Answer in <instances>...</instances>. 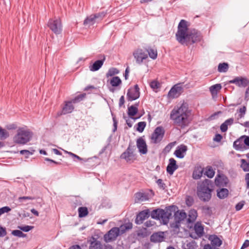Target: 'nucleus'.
I'll list each match as a JSON object with an SVG mask.
<instances>
[{"label":"nucleus","instance_id":"1","mask_svg":"<svg viewBox=\"0 0 249 249\" xmlns=\"http://www.w3.org/2000/svg\"><path fill=\"white\" fill-rule=\"evenodd\" d=\"M176 36L180 44L186 45L199 42L202 39L200 32L196 29L189 30L187 27V22L184 19L179 23Z\"/></svg>","mask_w":249,"mask_h":249},{"label":"nucleus","instance_id":"2","mask_svg":"<svg viewBox=\"0 0 249 249\" xmlns=\"http://www.w3.org/2000/svg\"><path fill=\"white\" fill-rule=\"evenodd\" d=\"M190 111L188 109V105L183 103L174 107L171 111L170 119L173 121L174 125L184 128L190 123Z\"/></svg>","mask_w":249,"mask_h":249},{"label":"nucleus","instance_id":"3","mask_svg":"<svg viewBox=\"0 0 249 249\" xmlns=\"http://www.w3.org/2000/svg\"><path fill=\"white\" fill-rule=\"evenodd\" d=\"M176 209L178 208L174 205L166 207L164 210L156 209L151 212V216L153 219L159 220L164 225H166Z\"/></svg>","mask_w":249,"mask_h":249},{"label":"nucleus","instance_id":"4","mask_svg":"<svg viewBox=\"0 0 249 249\" xmlns=\"http://www.w3.org/2000/svg\"><path fill=\"white\" fill-rule=\"evenodd\" d=\"M213 187V182L208 179L199 183L197 187V195L199 198L204 202L209 201L212 197Z\"/></svg>","mask_w":249,"mask_h":249},{"label":"nucleus","instance_id":"5","mask_svg":"<svg viewBox=\"0 0 249 249\" xmlns=\"http://www.w3.org/2000/svg\"><path fill=\"white\" fill-rule=\"evenodd\" d=\"M32 136V132L29 130L19 128L17 131V134L14 137L13 141L16 143L25 144L31 140Z\"/></svg>","mask_w":249,"mask_h":249},{"label":"nucleus","instance_id":"6","mask_svg":"<svg viewBox=\"0 0 249 249\" xmlns=\"http://www.w3.org/2000/svg\"><path fill=\"white\" fill-rule=\"evenodd\" d=\"M48 27L55 34H60L62 31V24L60 18L50 19L47 23Z\"/></svg>","mask_w":249,"mask_h":249},{"label":"nucleus","instance_id":"7","mask_svg":"<svg viewBox=\"0 0 249 249\" xmlns=\"http://www.w3.org/2000/svg\"><path fill=\"white\" fill-rule=\"evenodd\" d=\"M135 146L129 144L125 151L123 153L120 158L125 160L127 162H133L135 159V154L134 153Z\"/></svg>","mask_w":249,"mask_h":249},{"label":"nucleus","instance_id":"8","mask_svg":"<svg viewBox=\"0 0 249 249\" xmlns=\"http://www.w3.org/2000/svg\"><path fill=\"white\" fill-rule=\"evenodd\" d=\"M140 89L138 85L130 87L127 90L126 94L127 99L128 101L135 100L140 97Z\"/></svg>","mask_w":249,"mask_h":249},{"label":"nucleus","instance_id":"9","mask_svg":"<svg viewBox=\"0 0 249 249\" xmlns=\"http://www.w3.org/2000/svg\"><path fill=\"white\" fill-rule=\"evenodd\" d=\"M165 130L162 126H158L155 128L151 135V139L154 143L160 142L163 139Z\"/></svg>","mask_w":249,"mask_h":249},{"label":"nucleus","instance_id":"10","mask_svg":"<svg viewBox=\"0 0 249 249\" xmlns=\"http://www.w3.org/2000/svg\"><path fill=\"white\" fill-rule=\"evenodd\" d=\"M119 235L117 227H113L104 235V240L106 243L111 242L116 240Z\"/></svg>","mask_w":249,"mask_h":249},{"label":"nucleus","instance_id":"11","mask_svg":"<svg viewBox=\"0 0 249 249\" xmlns=\"http://www.w3.org/2000/svg\"><path fill=\"white\" fill-rule=\"evenodd\" d=\"M106 15V12H102L94 15H91L85 19L84 21V25L85 26L89 27L95 23L96 19L99 18L101 19L103 18Z\"/></svg>","mask_w":249,"mask_h":249},{"label":"nucleus","instance_id":"12","mask_svg":"<svg viewBox=\"0 0 249 249\" xmlns=\"http://www.w3.org/2000/svg\"><path fill=\"white\" fill-rule=\"evenodd\" d=\"M133 54L136 63L139 65L142 64L143 61L148 58L147 53L141 49L135 50Z\"/></svg>","mask_w":249,"mask_h":249},{"label":"nucleus","instance_id":"13","mask_svg":"<svg viewBox=\"0 0 249 249\" xmlns=\"http://www.w3.org/2000/svg\"><path fill=\"white\" fill-rule=\"evenodd\" d=\"M174 213V220L175 221V226L178 228L180 222L184 220L187 217V214L184 210L175 211Z\"/></svg>","mask_w":249,"mask_h":249},{"label":"nucleus","instance_id":"14","mask_svg":"<svg viewBox=\"0 0 249 249\" xmlns=\"http://www.w3.org/2000/svg\"><path fill=\"white\" fill-rule=\"evenodd\" d=\"M92 241H90L89 249H111L110 245H106L97 240L94 237H92Z\"/></svg>","mask_w":249,"mask_h":249},{"label":"nucleus","instance_id":"15","mask_svg":"<svg viewBox=\"0 0 249 249\" xmlns=\"http://www.w3.org/2000/svg\"><path fill=\"white\" fill-rule=\"evenodd\" d=\"M208 239L211 242L209 246L211 249H219V247L222 245V241L217 235H210Z\"/></svg>","mask_w":249,"mask_h":249},{"label":"nucleus","instance_id":"16","mask_svg":"<svg viewBox=\"0 0 249 249\" xmlns=\"http://www.w3.org/2000/svg\"><path fill=\"white\" fill-rule=\"evenodd\" d=\"M151 215V213L149 209H145L140 212L136 216L135 223L138 225L142 224L144 220L148 218Z\"/></svg>","mask_w":249,"mask_h":249},{"label":"nucleus","instance_id":"17","mask_svg":"<svg viewBox=\"0 0 249 249\" xmlns=\"http://www.w3.org/2000/svg\"><path fill=\"white\" fill-rule=\"evenodd\" d=\"M182 90V88L179 86V84L174 85L169 90L168 93V96L170 98H178Z\"/></svg>","mask_w":249,"mask_h":249},{"label":"nucleus","instance_id":"18","mask_svg":"<svg viewBox=\"0 0 249 249\" xmlns=\"http://www.w3.org/2000/svg\"><path fill=\"white\" fill-rule=\"evenodd\" d=\"M74 109V107L71 101H66L64 102V106L62 108L61 112L58 113L59 115H65L71 113Z\"/></svg>","mask_w":249,"mask_h":249},{"label":"nucleus","instance_id":"19","mask_svg":"<svg viewBox=\"0 0 249 249\" xmlns=\"http://www.w3.org/2000/svg\"><path fill=\"white\" fill-rule=\"evenodd\" d=\"M137 147L141 154H146L147 152V146L142 137L138 138L136 142Z\"/></svg>","mask_w":249,"mask_h":249},{"label":"nucleus","instance_id":"20","mask_svg":"<svg viewBox=\"0 0 249 249\" xmlns=\"http://www.w3.org/2000/svg\"><path fill=\"white\" fill-rule=\"evenodd\" d=\"M244 142V137L242 136L233 142V147L236 150L244 151L248 149Z\"/></svg>","mask_w":249,"mask_h":249},{"label":"nucleus","instance_id":"21","mask_svg":"<svg viewBox=\"0 0 249 249\" xmlns=\"http://www.w3.org/2000/svg\"><path fill=\"white\" fill-rule=\"evenodd\" d=\"M229 83L234 84L239 87H246L249 85V80L246 78L237 77L234 79L230 80Z\"/></svg>","mask_w":249,"mask_h":249},{"label":"nucleus","instance_id":"22","mask_svg":"<svg viewBox=\"0 0 249 249\" xmlns=\"http://www.w3.org/2000/svg\"><path fill=\"white\" fill-rule=\"evenodd\" d=\"M188 148L183 144L178 145L174 152V155L179 159H182L186 154Z\"/></svg>","mask_w":249,"mask_h":249},{"label":"nucleus","instance_id":"23","mask_svg":"<svg viewBox=\"0 0 249 249\" xmlns=\"http://www.w3.org/2000/svg\"><path fill=\"white\" fill-rule=\"evenodd\" d=\"M169 163L166 167V171L170 175H172L174 172L178 168L176 160L173 158H170Z\"/></svg>","mask_w":249,"mask_h":249},{"label":"nucleus","instance_id":"24","mask_svg":"<svg viewBox=\"0 0 249 249\" xmlns=\"http://www.w3.org/2000/svg\"><path fill=\"white\" fill-rule=\"evenodd\" d=\"M197 217V212L195 209H191L189 211L188 217L187 221L188 224H193L196 221Z\"/></svg>","mask_w":249,"mask_h":249},{"label":"nucleus","instance_id":"25","mask_svg":"<svg viewBox=\"0 0 249 249\" xmlns=\"http://www.w3.org/2000/svg\"><path fill=\"white\" fill-rule=\"evenodd\" d=\"M105 60V57L103 59L96 61L91 66H89V70L92 71H97L101 68Z\"/></svg>","mask_w":249,"mask_h":249},{"label":"nucleus","instance_id":"26","mask_svg":"<svg viewBox=\"0 0 249 249\" xmlns=\"http://www.w3.org/2000/svg\"><path fill=\"white\" fill-rule=\"evenodd\" d=\"M132 228V224L130 222L125 223L117 227L119 231V235H121L125 233L127 231Z\"/></svg>","mask_w":249,"mask_h":249},{"label":"nucleus","instance_id":"27","mask_svg":"<svg viewBox=\"0 0 249 249\" xmlns=\"http://www.w3.org/2000/svg\"><path fill=\"white\" fill-rule=\"evenodd\" d=\"M163 232H156L153 233L150 237V240L152 242H160L163 240Z\"/></svg>","mask_w":249,"mask_h":249},{"label":"nucleus","instance_id":"28","mask_svg":"<svg viewBox=\"0 0 249 249\" xmlns=\"http://www.w3.org/2000/svg\"><path fill=\"white\" fill-rule=\"evenodd\" d=\"M234 119L232 118L226 120L220 125V130L222 132H225L227 131L228 126H231L233 124Z\"/></svg>","mask_w":249,"mask_h":249},{"label":"nucleus","instance_id":"29","mask_svg":"<svg viewBox=\"0 0 249 249\" xmlns=\"http://www.w3.org/2000/svg\"><path fill=\"white\" fill-rule=\"evenodd\" d=\"M195 233L198 236L201 237L204 233V228L200 222H197L194 225Z\"/></svg>","mask_w":249,"mask_h":249},{"label":"nucleus","instance_id":"30","mask_svg":"<svg viewBox=\"0 0 249 249\" xmlns=\"http://www.w3.org/2000/svg\"><path fill=\"white\" fill-rule=\"evenodd\" d=\"M148 195L145 193L139 192L135 194V200L136 202L144 201L148 200Z\"/></svg>","mask_w":249,"mask_h":249},{"label":"nucleus","instance_id":"31","mask_svg":"<svg viewBox=\"0 0 249 249\" xmlns=\"http://www.w3.org/2000/svg\"><path fill=\"white\" fill-rule=\"evenodd\" d=\"M229 194V190L226 188H221L217 190V196L220 199L227 197Z\"/></svg>","mask_w":249,"mask_h":249},{"label":"nucleus","instance_id":"32","mask_svg":"<svg viewBox=\"0 0 249 249\" xmlns=\"http://www.w3.org/2000/svg\"><path fill=\"white\" fill-rule=\"evenodd\" d=\"M222 88V86L220 84H216L211 86L209 88V90L213 95H216L218 91H219Z\"/></svg>","mask_w":249,"mask_h":249},{"label":"nucleus","instance_id":"33","mask_svg":"<svg viewBox=\"0 0 249 249\" xmlns=\"http://www.w3.org/2000/svg\"><path fill=\"white\" fill-rule=\"evenodd\" d=\"M110 84L112 87L118 88L122 84V80L119 76H113L110 80Z\"/></svg>","mask_w":249,"mask_h":249},{"label":"nucleus","instance_id":"34","mask_svg":"<svg viewBox=\"0 0 249 249\" xmlns=\"http://www.w3.org/2000/svg\"><path fill=\"white\" fill-rule=\"evenodd\" d=\"M203 169L201 167H197L195 169L193 173V178L195 179H198L202 176Z\"/></svg>","mask_w":249,"mask_h":249},{"label":"nucleus","instance_id":"35","mask_svg":"<svg viewBox=\"0 0 249 249\" xmlns=\"http://www.w3.org/2000/svg\"><path fill=\"white\" fill-rule=\"evenodd\" d=\"M86 93H83L75 96L74 98L72 99L71 101L73 104H76L83 101L86 98Z\"/></svg>","mask_w":249,"mask_h":249},{"label":"nucleus","instance_id":"36","mask_svg":"<svg viewBox=\"0 0 249 249\" xmlns=\"http://www.w3.org/2000/svg\"><path fill=\"white\" fill-rule=\"evenodd\" d=\"M146 53H148L149 57L152 59H156L157 57V51L151 48H148L146 50Z\"/></svg>","mask_w":249,"mask_h":249},{"label":"nucleus","instance_id":"37","mask_svg":"<svg viewBox=\"0 0 249 249\" xmlns=\"http://www.w3.org/2000/svg\"><path fill=\"white\" fill-rule=\"evenodd\" d=\"M215 174L214 171L213 170L212 167L208 166L205 169L204 175L209 178H212Z\"/></svg>","mask_w":249,"mask_h":249},{"label":"nucleus","instance_id":"38","mask_svg":"<svg viewBox=\"0 0 249 249\" xmlns=\"http://www.w3.org/2000/svg\"><path fill=\"white\" fill-rule=\"evenodd\" d=\"M79 217H84L87 216L89 213L88 210L86 207H81L78 209Z\"/></svg>","mask_w":249,"mask_h":249},{"label":"nucleus","instance_id":"39","mask_svg":"<svg viewBox=\"0 0 249 249\" xmlns=\"http://www.w3.org/2000/svg\"><path fill=\"white\" fill-rule=\"evenodd\" d=\"M119 71L118 69L116 68H110L107 73H106V77H112L116 74H117L119 73Z\"/></svg>","mask_w":249,"mask_h":249},{"label":"nucleus","instance_id":"40","mask_svg":"<svg viewBox=\"0 0 249 249\" xmlns=\"http://www.w3.org/2000/svg\"><path fill=\"white\" fill-rule=\"evenodd\" d=\"M247 108L245 106L241 107L237 110V113L238 114V119L243 118L246 113Z\"/></svg>","mask_w":249,"mask_h":249},{"label":"nucleus","instance_id":"41","mask_svg":"<svg viewBox=\"0 0 249 249\" xmlns=\"http://www.w3.org/2000/svg\"><path fill=\"white\" fill-rule=\"evenodd\" d=\"M138 104H136V106H131L128 108V114L129 116H134L138 112L137 106Z\"/></svg>","mask_w":249,"mask_h":249},{"label":"nucleus","instance_id":"42","mask_svg":"<svg viewBox=\"0 0 249 249\" xmlns=\"http://www.w3.org/2000/svg\"><path fill=\"white\" fill-rule=\"evenodd\" d=\"M229 65L227 63H220L218 66V71L220 72H226L228 70Z\"/></svg>","mask_w":249,"mask_h":249},{"label":"nucleus","instance_id":"43","mask_svg":"<svg viewBox=\"0 0 249 249\" xmlns=\"http://www.w3.org/2000/svg\"><path fill=\"white\" fill-rule=\"evenodd\" d=\"M202 213L207 216H210L212 214V211L211 207L205 206L202 208Z\"/></svg>","mask_w":249,"mask_h":249},{"label":"nucleus","instance_id":"44","mask_svg":"<svg viewBox=\"0 0 249 249\" xmlns=\"http://www.w3.org/2000/svg\"><path fill=\"white\" fill-rule=\"evenodd\" d=\"M12 234L15 236H17L18 237H25L26 236V234H24L21 231V230H13L12 231Z\"/></svg>","mask_w":249,"mask_h":249},{"label":"nucleus","instance_id":"45","mask_svg":"<svg viewBox=\"0 0 249 249\" xmlns=\"http://www.w3.org/2000/svg\"><path fill=\"white\" fill-rule=\"evenodd\" d=\"M9 136L8 132L0 126V139L3 140Z\"/></svg>","mask_w":249,"mask_h":249},{"label":"nucleus","instance_id":"46","mask_svg":"<svg viewBox=\"0 0 249 249\" xmlns=\"http://www.w3.org/2000/svg\"><path fill=\"white\" fill-rule=\"evenodd\" d=\"M137 130L139 132H142L145 127L146 123L145 122H140L137 124Z\"/></svg>","mask_w":249,"mask_h":249},{"label":"nucleus","instance_id":"47","mask_svg":"<svg viewBox=\"0 0 249 249\" xmlns=\"http://www.w3.org/2000/svg\"><path fill=\"white\" fill-rule=\"evenodd\" d=\"M18 228L21 231H22L24 232H28L30 230H32L34 228L33 226L25 225V226H18Z\"/></svg>","mask_w":249,"mask_h":249},{"label":"nucleus","instance_id":"48","mask_svg":"<svg viewBox=\"0 0 249 249\" xmlns=\"http://www.w3.org/2000/svg\"><path fill=\"white\" fill-rule=\"evenodd\" d=\"M35 152L34 150L31 151L27 150H22L20 151V154L23 155H25L26 158H28L31 155H33Z\"/></svg>","mask_w":249,"mask_h":249},{"label":"nucleus","instance_id":"49","mask_svg":"<svg viewBox=\"0 0 249 249\" xmlns=\"http://www.w3.org/2000/svg\"><path fill=\"white\" fill-rule=\"evenodd\" d=\"M150 87L153 89H157L160 87V84L156 81H152L150 84Z\"/></svg>","mask_w":249,"mask_h":249},{"label":"nucleus","instance_id":"50","mask_svg":"<svg viewBox=\"0 0 249 249\" xmlns=\"http://www.w3.org/2000/svg\"><path fill=\"white\" fill-rule=\"evenodd\" d=\"M175 144V142H170L164 148L163 151L165 152H169L172 148L174 146Z\"/></svg>","mask_w":249,"mask_h":249},{"label":"nucleus","instance_id":"51","mask_svg":"<svg viewBox=\"0 0 249 249\" xmlns=\"http://www.w3.org/2000/svg\"><path fill=\"white\" fill-rule=\"evenodd\" d=\"M11 208L8 206L3 207L0 208V216L5 213H8L11 211Z\"/></svg>","mask_w":249,"mask_h":249},{"label":"nucleus","instance_id":"52","mask_svg":"<svg viewBox=\"0 0 249 249\" xmlns=\"http://www.w3.org/2000/svg\"><path fill=\"white\" fill-rule=\"evenodd\" d=\"M244 204L245 202L243 201L238 202L235 206L236 210L238 211L241 210L244 206Z\"/></svg>","mask_w":249,"mask_h":249},{"label":"nucleus","instance_id":"53","mask_svg":"<svg viewBox=\"0 0 249 249\" xmlns=\"http://www.w3.org/2000/svg\"><path fill=\"white\" fill-rule=\"evenodd\" d=\"M7 234L6 228L0 226V237H3Z\"/></svg>","mask_w":249,"mask_h":249},{"label":"nucleus","instance_id":"54","mask_svg":"<svg viewBox=\"0 0 249 249\" xmlns=\"http://www.w3.org/2000/svg\"><path fill=\"white\" fill-rule=\"evenodd\" d=\"M157 183L160 188L162 189H165L166 185L163 182V181L161 179H159L157 181Z\"/></svg>","mask_w":249,"mask_h":249},{"label":"nucleus","instance_id":"55","mask_svg":"<svg viewBox=\"0 0 249 249\" xmlns=\"http://www.w3.org/2000/svg\"><path fill=\"white\" fill-rule=\"evenodd\" d=\"M222 139V136L221 134H216L213 139V140L216 142H220Z\"/></svg>","mask_w":249,"mask_h":249},{"label":"nucleus","instance_id":"56","mask_svg":"<svg viewBox=\"0 0 249 249\" xmlns=\"http://www.w3.org/2000/svg\"><path fill=\"white\" fill-rule=\"evenodd\" d=\"M34 197L32 196H21L18 198V200L20 202H22L23 200H33Z\"/></svg>","mask_w":249,"mask_h":249},{"label":"nucleus","instance_id":"57","mask_svg":"<svg viewBox=\"0 0 249 249\" xmlns=\"http://www.w3.org/2000/svg\"><path fill=\"white\" fill-rule=\"evenodd\" d=\"M244 137V143L246 146H249V136L243 135L242 136Z\"/></svg>","mask_w":249,"mask_h":249},{"label":"nucleus","instance_id":"58","mask_svg":"<svg viewBox=\"0 0 249 249\" xmlns=\"http://www.w3.org/2000/svg\"><path fill=\"white\" fill-rule=\"evenodd\" d=\"M155 224V222L153 221H151V220H148V221H146L145 223H144V226L146 227H150L152 226H153Z\"/></svg>","mask_w":249,"mask_h":249},{"label":"nucleus","instance_id":"59","mask_svg":"<svg viewBox=\"0 0 249 249\" xmlns=\"http://www.w3.org/2000/svg\"><path fill=\"white\" fill-rule=\"evenodd\" d=\"M68 154L71 156L73 158H76L77 160H82V158H81L80 157H79L78 156H77V155L72 153V152H67Z\"/></svg>","mask_w":249,"mask_h":249},{"label":"nucleus","instance_id":"60","mask_svg":"<svg viewBox=\"0 0 249 249\" xmlns=\"http://www.w3.org/2000/svg\"><path fill=\"white\" fill-rule=\"evenodd\" d=\"M130 71L129 67H127L125 70V73L124 74V77L125 80H127L128 78V75Z\"/></svg>","mask_w":249,"mask_h":249},{"label":"nucleus","instance_id":"61","mask_svg":"<svg viewBox=\"0 0 249 249\" xmlns=\"http://www.w3.org/2000/svg\"><path fill=\"white\" fill-rule=\"evenodd\" d=\"M249 246V240H246L243 243L241 249H244L245 248H247Z\"/></svg>","mask_w":249,"mask_h":249},{"label":"nucleus","instance_id":"62","mask_svg":"<svg viewBox=\"0 0 249 249\" xmlns=\"http://www.w3.org/2000/svg\"><path fill=\"white\" fill-rule=\"evenodd\" d=\"M245 180L247 183V188H249V173L246 174L245 176Z\"/></svg>","mask_w":249,"mask_h":249},{"label":"nucleus","instance_id":"63","mask_svg":"<svg viewBox=\"0 0 249 249\" xmlns=\"http://www.w3.org/2000/svg\"><path fill=\"white\" fill-rule=\"evenodd\" d=\"M124 103V96H122L119 99V106L121 107Z\"/></svg>","mask_w":249,"mask_h":249},{"label":"nucleus","instance_id":"64","mask_svg":"<svg viewBox=\"0 0 249 249\" xmlns=\"http://www.w3.org/2000/svg\"><path fill=\"white\" fill-rule=\"evenodd\" d=\"M245 98L247 101L249 99V87L246 89Z\"/></svg>","mask_w":249,"mask_h":249}]
</instances>
